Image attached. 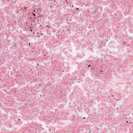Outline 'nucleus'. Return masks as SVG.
<instances>
[{
  "label": "nucleus",
  "instance_id": "0eeeda50",
  "mask_svg": "<svg viewBox=\"0 0 133 133\" xmlns=\"http://www.w3.org/2000/svg\"><path fill=\"white\" fill-rule=\"evenodd\" d=\"M76 10H79V9L78 8H77L76 9Z\"/></svg>",
  "mask_w": 133,
  "mask_h": 133
},
{
  "label": "nucleus",
  "instance_id": "9b49d317",
  "mask_svg": "<svg viewBox=\"0 0 133 133\" xmlns=\"http://www.w3.org/2000/svg\"><path fill=\"white\" fill-rule=\"evenodd\" d=\"M33 15L34 16H36V15H35V14H33Z\"/></svg>",
  "mask_w": 133,
  "mask_h": 133
},
{
  "label": "nucleus",
  "instance_id": "9d476101",
  "mask_svg": "<svg viewBox=\"0 0 133 133\" xmlns=\"http://www.w3.org/2000/svg\"><path fill=\"white\" fill-rule=\"evenodd\" d=\"M100 72H103V71H102L100 70Z\"/></svg>",
  "mask_w": 133,
  "mask_h": 133
},
{
  "label": "nucleus",
  "instance_id": "7ed1b4c3",
  "mask_svg": "<svg viewBox=\"0 0 133 133\" xmlns=\"http://www.w3.org/2000/svg\"><path fill=\"white\" fill-rule=\"evenodd\" d=\"M22 93H23L24 94H26V92H25V91H23V92H22Z\"/></svg>",
  "mask_w": 133,
  "mask_h": 133
},
{
  "label": "nucleus",
  "instance_id": "20e7f679",
  "mask_svg": "<svg viewBox=\"0 0 133 133\" xmlns=\"http://www.w3.org/2000/svg\"><path fill=\"white\" fill-rule=\"evenodd\" d=\"M91 65H88V67L89 68H90V67H91Z\"/></svg>",
  "mask_w": 133,
  "mask_h": 133
},
{
  "label": "nucleus",
  "instance_id": "a211bd4d",
  "mask_svg": "<svg viewBox=\"0 0 133 133\" xmlns=\"http://www.w3.org/2000/svg\"><path fill=\"white\" fill-rule=\"evenodd\" d=\"M24 90H25V91H26V89H24Z\"/></svg>",
  "mask_w": 133,
  "mask_h": 133
},
{
  "label": "nucleus",
  "instance_id": "f3484780",
  "mask_svg": "<svg viewBox=\"0 0 133 133\" xmlns=\"http://www.w3.org/2000/svg\"><path fill=\"white\" fill-rule=\"evenodd\" d=\"M32 52H33V51H32Z\"/></svg>",
  "mask_w": 133,
  "mask_h": 133
},
{
  "label": "nucleus",
  "instance_id": "1a4fd4ad",
  "mask_svg": "<svg viewBox=\"0 0 133 133\" xmlns=\"http://www.w3.org/2000/svg\"><path fill=\"white\" fill-rule=\"evenodd\" d=\"M99 126H100V127H102V125H101V124H100V125H99Z\"/></svg>",
  "mask_w": 133,
  "mask_h": 133
},
{
  "label": "nucleus",
  "instance_id": "f257e3e1",
  "mask_svg": "<svg viewBox=\"0 0 133 133\" xmlns=\"http://www.w3.org/2000/svg\"><path fill=\"white\" fill-rule=\"evenodd\" d=\"M41 84H39V85H38V87L37 88V89H38L40 88H41Z\"/></svg>",
  "mask_w": 133,
  "mask_h": 133
},
{
  "label": "nucleus",
  "instance_id": "f03ea898",
  "mask_svg": "<svg viewBox=\"0 0 133 133\" xmlns=\"http://www.w3.org/2000/svg\"><path fill=\"white\" fill-rule=\"evenodd\" d=\"M36 95V94L35 93L32 94V95L34 96H35Z\"/></svg>",
  "mask_w": 133,
  "mask_h": 133
},
{
  "label": "nucleus",
  "instance_id": "423d86ee",
  "mask_svg": "<svg viewBox=\"0 0 133 133\" xmlns=\"http://www.w3.org/2000/svg\"><path fill=\"white\" fill-rule=\"evenodd\" d=\"M92 70H93L94 69H95V68L94 67L93 69L91 68H90Z\"/></svg>",
  "mask_w": 133,
  "mask_h": 133
},
{
  "label": "nucleus",
  "instance_id": "4468645a",
  "mask_svg": "<svg viewBox=\"0 0 133 133\" xmlns=\"http://www.w3.org/2000/svg\"><path fill=\"white\" fill-rule=\"evenodd\" d=\"M82 75H83V76H84V74H83Z\"/></svg>",
  "mask_w": 133,
  "mask_h": 133
},
{
  "label": "nucleus",
  "instance_id": "2eb2a0df",
  "mask_svg": "<svg viewBox=\"0 0 133 133\" xmlns=\"http://www.w3.org/2000/svg\"><path fill=\"white\" fill-rule=\"evenodd\" d=\"M14 47H15V45H14Z\"/></svg>",
  "mask_w": 133,
  "mask_h": 133
},
{
  "label": "nucleus",
  "instance_id": "dca6fc26",
  "mask_svg": "<svg viewBox=\"0 0 133 133\" xmlns=\"http://www.w3.org/2000/svg\"><path fill=\"white\" fill-rule=\"evenodd\" d=\"M34 12H35V10H34Z\"/></svg>",
  "mask_w": 133,
  "mask_h": 133
},
{
  "label": "nucleus",
  "instance_id": "39448f33",
  "mask_svg": "<svg viewBox=\"0 0 133 133\" xmlns=\"http://www.w3.org/2000/svg\"><path fill=\"white\" fill-rule=\"evenodd\" d=\"M30 31H31V32H34V31H33V29H31L30 30Z\"/></svg>",
  "mask_w": 133,
  "mask_h": 133
},
{
  "label": "nucleus",
  "instance_id": "f8f14e48",
  "mask_svg": "<svg viewBox=\"0 0 133 133\" xmlns=\"http://www.w3.org/2000/svg\"><path fill=\"white\" fill-rule=\"evenodd\" d=\"M91 132V130H90V131H89V133H90Z\"/></svg>",
  "mask_w": 133,
  "mask_h": 133
},
{
  "label": "nucleus",
  "instance_id": "6e6552de",
  "mask_svg": "<svg viewBox=\"0 0 133 133\" xmlns=\"http://www.w3.org/2000/svg\"><path fill=\"white\" fill-rule=\"evenodd\" d=\"M86 118V117H83V119H85V118Z\"/></svg>",
  "mask_w": 133,
  "mask_h": 133
},
{
  "label": "nucleus",
  "instance_id": "ddd939ff",
  "mask_svg": "<svg viewBox=\"0 0 133 133\" xmlns=\"http://www.w3.org/2000/svg\"><path fill=\"white\" fill-rule=\"evenodd\" d=\"M118 108H116V110H118Z\"/></svg>",
  "mask_w": 133,
  "mask_h": 133
},
{
  "label": "nucleus",
  "instance_id": "6ab92c4d",
  "mask_svg": "<svg viewBox=\"0 0 133 133\" xmlns=\"http://www.w3.org/2000/svg\"><path fill=\"white\" fill-rule=\"evenodd\" d=\"M71 51V50H70Z\"/></svg>",
  "mask_w": 133,
  "mask_h": 133
}]
</instances>
